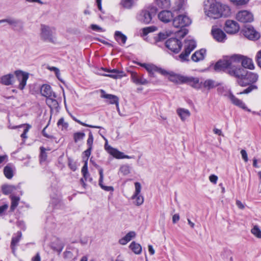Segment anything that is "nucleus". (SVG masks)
Returning a JSON list of instances; mask_svg holds the SVG:
<instances>
[{"mask_svg": "<svg viewBox=\"0 0 261 261\" xmlns=\"http://www.w3.org/2000/svg\"><path fill=\"white\" fill-rule=\"evenodd\" d=\"M41 257L39 253H37L35 256L32 258V261H40Z\"/></svg>", "mask_w": 261, "mask_h": 261, "instance_id": "774afa93", "label": "nucleus"}, {"mask_svg": "<svg viewBox=\"0 0 261 261\" xmlns=\"http://www.w3.org/2000/svg\"><path fill=\"white\" fill-rule=\"evenodd\" d=\"M112 73V74H105V76H109L112 77L113 79H119L123 76V72L120 71L116 69H113L109 71Z\"/></svg>", "mask_w": 261, "mask_h": 261, "instance_id": "4c0bfd02", "label": "nucleus"}, {"mask_svg": "<svg viewBox=\"0 0 261 261\" xmlns=\"http://www.w3.org/2000/svg\"><path fill=\"white\" fill-rule=\"evenodd\" d=\"M236 205L241 210H243L245 208L244 204L239 200H236Z\"/></svg>", "mask_w": 261, "mask_h": 261, "instance_id": "0e129e2a", "label": "nucleus"}, {"mask_svg": "<svg viewBox=\"0 0 261 261\" xmlns=\"http://www.w3.org/2000/svg\"><path fill=\"white\" fill-rule=\"evenodd\" d=\"M15 168L10 165H7L4 169V174L8 179H11L14 174Z\"/></svg>", "mask_w": 261, "mask_h": 261, "instance_id": "7c9ffc66", "label": "nucleus"}, {"mask_svg": "<svg viewBox=\"0 0 261 261\" xmlns=\"http://www.w3.org/2000/svg\"><path fill=\"white\" fill-rule=\"evenodd\" d=\"M22 236V233L20 231H18L15 236L13 237L11 243V247L12 250V252L15 254V246L17 245L19 242Z\"/></svg>", "mask_w": 261, "mask_h": 261, "instance_id": "c756f323", "label": "nucleus"}, {"mask_svg": "<svg viewBox=\"0 0 261 261\" xmlns=\"http://www.w3.org/2000/svg\"><path fill=\"white\" fill-rule=\"evenodd\" d=\"M156 6L161 9L169 8L171 6L170 0H155Z\"/></svg>", "mask_w": 261, "mask_h": 261, "instance_id": "72a5a7b5", "label": "nucleus"}, {"mask_svg": "<svg viewBox=\"0 0 261 261\" xmlns=\"http://www.w3.org/2000/svg\"><path fill=\"white\" fill-rule=\"evenodd\" d=\"M179 220V216L178 214H174L172 217V222L173 223H176Z\"/></svg>", "mask_w": 261, "mask_h": 261, "instance_id": "338daca9", "label": "nucleus"}, {"mask_svg": "<svg viewBox=\"0 0 261 261\" xmlns=\"http://www.w3.org/2000/svg\"><path fill=\"white\" fill-rule=\"evenodd\" d=\"M101 92L103 93V94L101 95V97L102 98L108 99L109 103L115 104L116 106L117 110L119 111V98L114 95L106 94L103 90L101 91Z\"/></svg>", "mask_w": 261, "mask_h": 261, "instance_id": "412c9836", "label": "nucleus"}, {"mask_svg": "<svg viewBox=\"0 0 261 261\" xmlns=\"http://www.w3.org/2000/svg\"><path fill=\"white\" fill-rule=\"evenodd\" d=\"M136 232L132 231L128 232L124 237L119 240V242L121 245H125L132 239L136 237Z\"/></svg>", "mask_w": 261, "mask_h": 261, "instance_id": "c85d7f7f", "label": "nucleus"}, {"mask_svg": "<svg viewBox=\"0 0 261 261\" xmlns=\"http://www.w3.org/2000/svg\"><path fill=\"white\" fill-rule=\"evenodd\" d=\"M120 171L123 175H127L129 173V167L127 165H123L121 167L120 169Z\"/></svg>", "mask_w": 261, "mask_h": 261, "instance_id": "8fccbe9b", "label": "nucleus"}, {"mask_svg": "<svg viewBox=\"0 0 261 261\" xmlns=\"http://www.w3.org/2000/svg\"><path fill=\"white\" fill-rule=\"evenodd\" d=\"M40 92L42 96L46 97L53 96L56 97V95L51 91V87L48 85H43L40 89Z\"/></svg>", "mask_w": 261, "mask_h": 261, "instance_id": "b1692460", "label": "nucleus"}, {"mask_svg": "<svg viewBox=\"0 0 261 261\" xmlns=\"http://www.w3.org/2000/svg\"><path fill=\"white\" fill-rule=\"evenodd\" d=\"M16 189V187L12 185H4L2 187V191L5 195L11 193Z\"/></svg>", "mask_w": 261, "mask_h": 261, "instance_id": "58836bf2", "label": "nucleus"}, {"mask_svg": "<svg viewBox=\"0 0 261 261\" xmlns=\"http://www.w3.org/2000/svg\"><path fill=\"white\" fill-rule=\"evenodd\" d=\"M172 33L167 34V33H160L158 35L159 40H163L166 39L168 36H169Z\"/></svg>", "mask_w": 261, "mask_h": 261, "instance_id": "13d9d810", "label": "nucleus"}, {"mask_svg": "<svg viewBox=\"0 0 261 261\" xmlns=\"http://www.w3.org/2000/svg\"><path fill=\"white\" fill-rule=\"evenodd\" d=\"M211 33L214 38L218 42H224L226 39L225 33L220 29L216 27H213Z\"/></svg>", "mask_w": 261, "mask_h": 261, "instance_id": "ddd939ff", "label": "nucleus"}, {"mask_svg": "<svg viewBox=\"0 0 261 261\" xmlns=\"http://www.w3.org/2000/svg\"><path fill=\"white\" fill-rule=\"evenodd\" d=\"M166 75H168V79L174 83L177 84H184L185 79L186 76L180 74H175L172 72H168Z\"/></svg>", "mask_w": 261, "mask_h": 261, "instance_id": "aec40b11", "label": "nucleus"}, {"mask_svg": "<svg viewBox=\"0 0 261 261\" xmlns=\"http://www.w3.org/2000/svg\"><path fill=\"white\" fill-rule=\"evenodd\" d=\"M243 33L244 35L250 40H256L260 37L259 33L252 27H245L243 30Z\"/></svg>", "mask_w": 261, "mask_h": 261, "instance_id": "2eb2a0df", "label": "nucleus"}, {"mask_svg": "<svg viewBox=\"0 0 261 261\" xmlns=\"http://www.w3.org/2000/svg\"><path fill=\"white\" fill-rule=\"evenodd\" d=\"M184 47V51L179 56V58L182 62L188 60L189 55L196 47V42L193 40H186L185 41Z\"/></svg>", "mask_w": 261, "mask_h": 261, "instance_id": "423d86ee", "label": "nucleus"}, {"mask_svg": "<svg viewBox=\"0 0 261 261\" xmlns=\"http://www.w3.org/2000/svg\"><path fill=\"white\" fill-rule=\"evenodd\" d=\"M7 23L11 25L14 31L21 32L23 30V25L22 22L14 18H9Z\"/></svg>", "mask_w": 261, "mask_h": 261, "instance_id": "f3484780", "label": "nucleus"}, {"mask_svg": "<svg viewBox=\"0 0 261 261\" xmlns=\"http://www.w3.org/2000/svg\"><path fill=\"white\" fill-rule=\"evenodd\" d=\"M236 19L242 22H250L253 20V14L247 10L239 11L236 15Z\"/></svg>", "mask_w": 261, "mask_h": 261, "instance_id": "9b49d317", "label": "nucleus"}, {"mask_svg": "<svg viewBox=\"0 0 261 261\" xmlns=\"http://www.w3.org/2000/svg\"><path fill=\"white\" fill-rule=\"evenodd\" d=\"M99 172L100 175L99 185L100 187L105 191L113 192L114 188L112 186H106L102 184L103 179V170L101 169L99 170Z\"/></svg>", "mask_w": 261, "mask_h": 261, "instance_id": "2f4dec72", "label": "nucleus"}, {"mask_svg": "<svg viewBox=\"0 0 261 261\" xmlns=\"http://www.w3.org/2000/svg\"><path fill=\"white\" fill-rule=\"evenodd\" d=\"M11 205L10 208L11 211H14L15 208L17 206L20 198L19 197L15 196H11Z\"/></svg>", "mask_w": 261, "mask_h": 261, "instance_id": "37998d69", "label": "nucleus"}, {"mask_svg": "<svg viewBox=\"0 0 261 261\" xmlns=\"http://www.w3.org/2000/svg\"><path fill=\"white\" fill-rule=\"evenodd\" d=\"M57 125L59 127H61L62 130L66 129L68 126V124L64 121L63 118L59 120Z\"/></svg>", "mask_w": 261, "mask_h": 261, "instance_id": "a18cd8bd", "label": "nucleus"}, {"mask_svg": "<svg viewBox=\"0 0 261 261\" xmlns=\"http://www.w3.org/2000/svg\"><path fill=\"white\" fill-rule=\"evenodd\" d=\"M91 148H88L86 151H84L83 156L86 157V160H84V163H87L88 160V158L91 154Z\"/></svg>", "mask_w": 261, "mask_h": 261, "instance_id": "6e6d98bb", "label": "nucleus"}, {"mask_svg": "<svg viewBox=\"0 0 261 261\" xmlns=\"http://www.w3.org/2000/svg\"><path fill=\"white\" fill-rule=\"evenodd\" d=\"M129 248L136 254H140L142 252L141 246L135 242H132Z\"/></svg>", "mask_w": 261, "mask_h": 261, "instance_id": "f704fd0d", "label": "nucleus"}, {"mask_svg": "<svg viewBox=\"0 0 261 261\" xmlns=\"http://www.w3.org/2000/svg\"><path fill=\"white\" fill-rule=\"evenodd\" d=\"M72 118L75 121H76V122L81 124L83 126L89 127H91V128H100L101 127L100 126H95V125H89V124H86L85 123H84V122L81 121L80 120L77 119L76 118L73 117H72Z\"/></svg>", "mask_w": 261, "mask_h": 261, "instance_id": "09e8293b", "label": "nucleus"}, {"mask_svg": "<svg viewBox=\"0 0 261 261\" xmlns=\"http://www.w3.org/2000/svg\"><path fill=\"white\" fill-rule=\"evenodd\" d=\"M85 135L84 133L78 132L74 134L73 137L74 140L75 142L82 140L85 137Z\"/></svg>", "mask_w": 261, "mask_h": 261, "instance_id": "49530a36", "label": "nucleus"}, {"mask_svg": "<svg viewBox=\"0 0 261 261\" xmlns=\"http://www.w3.org/2000/svg\"><path fill=\"white\" fill-rule=\"evenodd\" d=\"M8 207V205L5 204L0 206V215H2Z\"/></svg>", "mask_w": 261, "mask_h": 261, "instance_id": "69168bd1", "label": "nucleus"}, {"mask_svg": "<svg viewBox=\"0 0 261 261\" xmlns=\"http://www.w3.org/2000/svg\"><path fill=\"white\" fill-rule=\"evenodd\" d=\"M215 81L212 80H206L202 82V87L207 89H211L216 87Z\"/></svg>", "mask_w": 261, "mask_h": 261, "instance_id": "ea45409f", "label": "nucleus"}, {"mask_svg": "<svg viewBox=\"0 0 261 261\" xmlns=\"http://www.w3.org/2000/svg\"><path fill=\"white\" fill-rule=\"evenodd\" d=\"M210 181L214 184H216L217 182L218 177L215 175H211L209 177Z\"/></svg>", "mask_w": 261, "mask_h": 261, "instance_id": "e2e57ef3", "label": "nucleus"}, {"mask_svg": "<svg viewBox=\"0 0 261 261\" xmlns=\"http://www.w3.org/2000/svg\"><path fill=\"white\" fill-rule=\"evenodd\" d=\"M231 3L236 5H243L246 4L249 0H230Z\"/></svg>", "mask_w": 261, "mask_h": 261, "instance_id": "3c124183", "label": "nucleus"}, {"mask_svg": "<svg viewBox=\"0 0 261 261\" xmlns=\"http://www.w3.org/2000/svg\"><path fill=\"white\" fill-rule=\"evenodd\" d=\"M90 28L92 30L99 32H103L105 31L103 29L96 24H91Z\"/></svg>", "mask_w": 261, "mask_h": 261, "instance_id": "5fc2aeb1", "label": "nucleus"}, {"mask_svg": "<svg viewBox=\"0 0 261 261\" xmlns=\"http://www.w3.org/2000/svg\"><path fill=\"white\" fill-rule=\"evenodd\" d=\"M132 80L137 85H146L148 83V81L144 79L143 75L139 76L137 73L132 74Z\"/></svg>", "mask_w": 261, "mask_h": 261, "instance_id": "a878e982", "label": "nucleus"}, {"mask_svg": "<svg viewBox=\"0 0 261 261\" xmlns=\"http://www.w3.org/2000/svg\"><path fill=\"white\" fill-rule=\"evenodd\" d=\"M132 199L135 200L134 203L137 206L142 205L144 202V197L140 194H138L136 196L135 194H133Z\"/></svg>", "mask_w": 261, "mask_h": 261, "instance_id": "a19ab883", "label": "nucleus"}, {"mask_svg": "<svg viewBox=\"0 0 261 261\" xmlns=\"http://www.w3.org/2000/svg\"><path fill=\"white\" fill-rule=\"evenodd\" d=\"M229 98L233 105L242 108L243 110H247L248 112L251 111L250 109H248L246 107L245 104L241 100L236 97L233 94H230Z\"/></svg>", "mask_w": 261, "mask_h": 261, "instance_id": "5701e85b", "label": "nucleus"}, {"mask_svg": "<svg viewBox=\"0 0 261 261\" xmlns=\"http://www.w3.org/2000/svg\"><path fill=\"white\" fill-rule=\"evenodd\" d=\"M115 38L120 44H124L127 39L126 36L120 31L115 32Z\"/></svg>", "mask_w": 261, "mask_h": 261, "instance_id": "473e14b6", "label": "nucleus"}, {"mask_svg": "<svg viewBox=\"0 0 261 261\" xmlns=\"http://www.w3.org/2000/svg\"><path fill=\"white\" fill-rule=\"evenodd\" d=\"M157 12V9L154 7H149L143 10L138 15L137 18L141 22L147 24L151 22L152 15Z\"/></svg>", "mask_w": 261, "mask_h": 261, "instance_id": "39448f33", "label": "nucleus"}, {"mask_svg": "<svg viewBox=\"0 0 261 261\" xmlns=\"http://www.w3.org/2000/svg\"><path fill=\"white\" fill-rule=\"evenodd\" d=\"M255 59L258 66L261 68V49L257 53Z\"/></svg>", "mask_w": 261, "mask_h": 261, "instance_id": "4d7b16f0", "label": "nucleus"}, {"mask_svg": "<svg viewBox=\"0 0 261 261\" xmlns=\"http://www.w3.org/2000/svg\"><path fill=\"white\" fill-rule=\"evenodd\" d=\"M56 97H54L53 96L48 97L46 98V104L51 108H56L58 106V102L56 99H55Z\"/></svg>", "mask_w": 261, "mask_h": 261, "instance_id": "e433bc0d", "label": "nucleus"}, {"mask_svg": "<svg viewBox=\"0 0 261 261\" xmlns=\"http://www.w3.org/2000/svg\"><path fill=\"white\" fill-rule=\"evenodd\" d=\"M40 37L42 40L51 43L56 42L55 28L42 24L40 25Z\"/></svg>", "mask_w": 261, "mask_h": 261, "instance_id": "20e7f679", "label": "nucleus"}, {"mask_svg": "<svg viewBox=\"0 0 261 261\" xmlns=\"http://www.w3.org/2000/svg\"><path fill=\"white\" fill-rule=\"evenodd\" d=\"M257 87L255 85H251L243 91L238 93V94H248L251 92L253 90L256 89Z\"/></svg>", "mask_w": 261, "mask_h": 261, "instance_id": "de8ad7c7", "label": "nucleus"}, {"mask_svg": "<svg viewBox=\"0 0 261 261\" xmlns=\"http://www.w3.org/2000/svg\"><path fill=\"white\" fill-rule=\"evenodd\" d=\"M206 54V50L203 49H201L198 51H196L192 56V60L194 62H198L202 60L204 58V56Z\"/></svg>", "mask_w": 261, "mask_h": 261, "instance_id": "bb28decb", "label": "nucleus"}, {"mask_svg": "<svg viewBox=\"0 0 261 261\" xmlns=\"http://www.w3.org/2000/svg\"><path fill=\"white\" fill-rule=\"evenodd\" d=\"M14 76L12 74H8L2 76L1 83L6 86L13 84L14 82Z\"/></svg>", "mask_w": 261, "mask_h": 261, "instance_id": "cd10ccee", "label": "nucleus"}, {"mask_svg": "<svg viewBox=\"0 0 261 261\" xmlns=\"http://www.w3.org/2000/svg\"><path fill=\"white\" fill-rule=\"evenodd\" d=\"M135 192L134 194H135V196H137L138 194H140L141 190V185L140 183L138 182H136L135 183Z\"/></svg>", "mask_w": 261, "mask_h": 261, "instance_id": "603ef678", "label": "nucleus"}, {"mask_svg": "<svg viewBox=\"0 0 261 261\" xmlns=\"http://www.w3.org/2000/svg\"><path fill=\"white\" fill-rule=\"evenodd\" d=\"M241 62L243 67L248 68L250 70H253L254 69V65L251 59L242 56V59Z\"/></svg>", "mask_w": 261, "mask_h": 261, "instance_id": "393cba45", "label": "nucleus"}, {"mask_svg": "<svg viewBox=\"0 0 261 261\" xmlns=\"http://www.w3.org/2000/svg\"><path fill=\"white\" fill-rule=\"evenodd\" d=\"M106 149L107 151L116 159H132L133 156L125 155L124 153L119 151L117 149L114 148L110 146L105 145Z\"/></svg>", "mask_w": 261, "mask_h": 261, "instance_id": "dca6fc26", "label": "nucleus"}, {"mask_svg": "<svg viewBox=\"0 0 261 261\" xmlns=\"http://www.w3.org/2000/svg\"><path fill=\"white\" fill-rule=\"evenodd\" d=\"M141 66L144 67L152 76H154L155 72H158L162 75H165L167 71L160 67H157L152 64L141 63Z\"/></svg>", "mask_w": 261, "mask_h": 261, "instance_id": "9d476101", "label": "nucleus"}, {"mask_svg": "<svg viewBox=\"0 0 261 261\" xmlns=\"http://www.w3.org/2000/svg\"><path fill=\"white\" fill-rule=\"evenodd\" d=\"M251 233L258 239H261V230L257 225H255L251 229Z\"/></svg>", "mask_w": 261, "mask_h": 261, "instance_id": "79ce46f5", "label": "nucleus"}, {"mask_svg": "<svg viewBox=\"0 0 261 261\" xmlns=\"http://www.w3.org/2000/svg\"><path fill=\"white\" fill-rule=\"evenodd\" d=\"M176 113L182 121H185L191 116V112L187 109L178 108L176 109Z\"/></svg>", "mask_w": 261, "mask_h": 261, "instance_id": "4be33fe9", "label": "nucleus"}, {"mask_svg": "<svg viewBox=\"0 0 261 261\" xmlns=\"http://www.w3.org/2000/svg\"><path fill=\"white\" fill-rule=\"evenodd\" d=\"M172 13L170 11H162L158 14L159 19L163 22H170L173 18Z\"/></svg>", "mask_w": 261, "mask_h": 261, "instance_id": "6ab92c4d", "label": "nucleus"}, {"mask_svg": "<svg viewBox=\"0 0 261 261\" xmlns=\"http://www.w3.org/2000/svg\"><path fill=\"white\" fill-rule=\"evenodd\" d=\"M30 127H31L30 125H29L28 124L27 125V126L24 129L23 133L21 135V137L24 138V139L27 138V134L28 132Z\"/></svg>", "mask_w": 261, "mask_h": 261, "instance_id": "052dcab7", "label": "nucleus"}, {"mask_svg": "<svg viewBox=\"0 0 261 261\" xmlns=\"http://www.w3.org/2000/svg\"><path fill=\"white\" fill-rule=\"evenodd\" d=\"M191 23V19L185 14H179L173 19V25L177 28L188 26Z\"/></svg>", "mask_w": 261, "mask_h": 261, "instance_id": "0eeeda50", "label": "nucleus"}, {"mask_svg": "<svg viewBox=\"0 0 261 261\" xmlns=\"http://www.w3.org/2000/svg\"><path fill=\"white\" fill-rule=\"evenodd\" d=\"M242 56L234 54L230 56H226L222 60L218 61L215 65L216 70H224L227 69L230 74V70H236L239 69L237 65L241 62Z\"/></svg>", "mask_w": 261, "mask_h": 261, "instance_id": "f03ea898", "label": "nucleus"}, {"mask_svg": "<svg viewBox=\"0 0 261 261\" xmlns=\"http://www.w3.org/2000/svg\"><path fill=\"white\" fill-rule=\"evenodd\" d=\"M224 29L227 33L233 34L239 32L240 26L236 21L227 20L225 22Z\"/></svg>", "mask_w": 261, "mask_h": 261, "instance_id": "f8f14e48", "label": "nucleus"}, {"mask_svg": "<svg viewBox=\"0 0 261 261\" xmlns=\"http://www.w3.org/2000/svg\"><path fill=\"white\" fill-rule=\"evenodd\" d=\"M154 29L152 27H147L143 29V34L146 35L148 33L154 31Z\"/></svg>", "mask_w": 261, "mask_h": 261, "instance_id": "680f3d73", "label": "nucleus"}, {"mask_svg": "<svg viewBox=\"0 0 261 261\" xmlns=\"http://www.w3.org/2000/svg\"><path fill=\"white\" fill-rule=\"evenodd\" d=\"M184 84H187L194 88L199 89L202 87V82L197 77L186 76Z\"/></svg>", "mask_w": 261, "mask_h": 261, "instance_id": "4468645a", "label": "nucleus"}, {"mask_svg": "<svg viewBox=\"0 0 261 261\" xmlns=\"http://www.w3.org/2000/svg\"><path fill=\"white\" fill-rule=\"evenodd\" d=\"M204 11L205 15L213 19L228 17L231 14L230 8L216 0H207L204 2Z\"/></svg>", "mask_w": 261, "mask_h": 261, "instance_id": "f257e3e1", "label": "nucleus"}, {"mask_svg": "<svg viewBox=\"0 0 261 261\" xmlns=\"http://www.w3.org/2000/svg\"><path fill=\"white\" fill-rule=\"evenodd\" d=\"M133 0H122L121 2V5L125 8H130L134 5Z\"/></svg>", "mask_w": 261, "mask_h": 261, "instance_id": "c03bdc74", "label": "nucleus"}, {"mask_svg": "<svg viewBox=\"0 0 261 261\" xmlns=\"http://www.w3.org/2000/svg\"><path fill=\"white\" fill-rule=\"evenodd\" d=\"M241 154L242 158L243 159L244 161L245 162H248V156H247V153L246 150L242 149L241 151Z\"/></svg>", "mask_w": 261, "mask_h": 261, "instance_id": "bf43d9fd", "label": "nucleus"}, {"mask_svg": "<svg viewBox=\"0 0 261 261\" xmlns=\"http://www.w3.org/2000/svg\"><path fill=\"white\" fill-rule=\"evenodd\" d=\"M187 7V2L185 0H179L176 3L174 8L176 11L182 12L185 10Z\"/></svg>", "mask_w": 261, "mask_h": 261, "instance_id": "c9c22d12", "label": "nucleus"}, {"mask_svg": "<svg viewBox=\"0 0 261 261\" xmlns=\"http://www.w3.org/2000/svg\"><path fill=\"white\" fill-rule=\"evenodd\" d=\"M82 173L83 176V178H82L80 179V182L82 185L83 187L84 188H86V185L85 184V181L92 180V178L90 176V174L88 170V166L87 164H84V166L82 169Z\"/></svg>", "mask_w": 261, "mask_h": 261, "instance_id": "a211bd4d", "label": "nucleus"}, {"mask_svg": "<svg viewBox=\"0 0 261 261\" xmlns=\"http://www.w3.org/2000/svg\"><path fill=\"white\" fill-rule=\"evenodd\" d=\"M230 75L237 77L238 84L242 87L254 83L258 79V75L256 73L248 72L241 67H239V69L236 70H230Z\"/></svg>", "mask_w": 261, "mask_h": 261, "instance_id": "7ed1b4c3", "label": "nucleus"}, {"mask_svg": "<svg viewBox=\"0 0 261 261\" xmlns=\"http://www.w3.org/2000/svg\"><path fill=\"white\" fill-rule=\"evenodd\" d=\"M165 45L171 51L177 53L181 49V43L176 38H170L166 41Z\"/></svg>", "mask_w": 261, "mask_h": 261, "instance_id": "1a4fd4ad", "label": "nucleus"}, {"mask_svg": "<svg viewBox=\"0 0 261 261\" xmlns=\"http://www.w3.org/2000/svg\"><path fill=\"white\" fill-rule=\"evenodd\" d=\"M93 142V135H92L91 132H90L89 134V137H88V139L87 140V145L89 146L88 148L92 149Z\"/></svg>", "mask_w": 261, "mask_h": 261, "instance_id": "864d4df0", "label": "nucleus"}, {"mask_svg": "<svg viewBox=\"0 0 261 261\" xmlns=\"http://www.w3.org/2000/svg\"><path fill=\"white\" fill-rule=\"evenodd\" d=\"M14 74L19 82L18 88L21 90H23L27 84L29 73L21 70H16L14 72Z\"/></svg>", "mask_w": 261, "mask_h": 261, "instance_id": "6e6552de", "label": "nucleus"}]
</instances>
